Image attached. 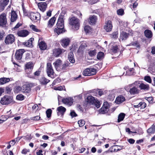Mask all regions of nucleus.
Returning a JSON list of instances; mask_svg holds the SVG:
<instances>
[{"instance_id": "f257e3e1", "label": "nucleus", "mask_w": 155, "mask_h": 155, "mask_svg": "<svg viewBox=\"0 0 155 155\" xmlns=\"http://www.w3.org/2000/svg\"><path fill=\"white\" fill-rule=\"evenodd\" d=\"M65 14V12L63 11L61 12L59 16L57 24V27L54 29V31L58 35L64 32V21Z\"/></svg>"}, {"instance_id": "f03ea898", "label": "nucleus", "mask_w": 155, "mask_h": 155, "mask_svg": "<svg viewBox=\"0 0 155 155\" xmlns=\"http://www.w3.org/2000/svg\"><path fill=\"white\" fill-rule=\"evenodd\" d=\"M70 24L76 30H78L80 26L79 20L74 17H72L70 19Z\"/></svg>"}, {"instance_id": "7ed1b4c3", "label": "nucleus", "mask_w": 155, "mask_h": 155, "mask_svg": "<svg viewBox=\"0 0 155 155\" xmlns=\"http://www.w3.org/2000/svg\"><path fill=\"white\" fill-rule=\"evenodd\" d=\"M29 14V17L32 21L37 22L40 21V15L38 12L34 13L31 12Z\"/></svg>"}, {"instance_id": "20e7f679", "label": "nucleus", "mask_w": 155, "mask_h": 155, "mask_svg": "<svg viewBox=\"0 0 155 155\" xmlns=\"http://www.w3.org/2000/svg\"><path fill=\"white\" fill-rule=\"evenodd\" d=\"M96 70L93 68H87L84 70L83 72L84 76H89L96 74Z\"/></svg>"}, {"instance_id": "39448f33", "label": "nucleus", "mask_w": 155, "mask_h": 155, "mask_svg": "<svg viewBox=\"0 0 155 155\" xmlns=\"http://www.w3.org/2000/svg\"><path fill=\"white\" fill-rule=\"evenodd\" d=\"M12 101V97L8 95H5L2 97L0 101V103L3 105H7Z\"/></svg>"}, {"instance_id": "423d86ee", "label": "nucleus", "mask_w": 155, "mask_h": 155, "mask_svg": "<svg viewBox=\"0 0 155 155\" xmlns=\"http://www.w3.org/2000/svg\"><path fill=\"white\" fill-rule=\"evenodd\" d=\"M15 41V38L12 34L8 35L5 39V42L6 45L11 44L13 43Z\"/></svg>"}, {"instance_id": "0eeeda50", "label": "nucleus", "mask_w": 155, "mask_h": 155, "mask_svg": "<svg viewBox=\"0 0 155 155\" xmlns=\"http://www.w3.org/2000/svg\"><path fill=\"white\" fill-rule=\"evenodd\" d=\"M7 23L6 15L4 13L0 15V26L5 27Z\"/></svg>"}, {"instance_id": "6e6552de", "label": "nucleus", "mask_w": 155, "mask_h": 155, "mask_svg": "<svg viewBox=\"0 0 155 155\" xmlns=\"http://www.w3.org/2000/svg\"><path fill=\"white\" fill-rule=\"evenodd\" d=\"M46 71L48 76L51 77L53 75L54 71L51 63H47Z\"/></svg>"}, {"instance_id": "1a4fd4ad", "label": "nucleus", "mask_w": 155, "mask_h": 155, "mask_svg": "<svg viewBox=\"0 0 155 155\" xmlns=\"http://www.w3.org/2000/svg\"><path fill=\"white\" fill-rule=\"evenodd\" d=\"M62 101L64 104L69 106H71L72 105L73 103L74 99L72 98L69 97L65 98L62 99Z\"/></svg>"}, {"instance_id": "9d476101", "label": "nucleus", "mask_w": 155, "mask_h": 155, "mask_svg": "<svg viewBox=\"0 0 155 155\" xmlns=\"http://www.w3.org/2000/svg\"><path fill=\"white\" fill-rule=\"evenodd\" d=\"M31 84H24L22 86V92L25 93H29L31 90Z\"/></svg>"}, {"instance_id": "9b49d317", "label": "nucleus", "mask_w": 155, "mask_h": 155, "mask_svg": "<svg viewBox=\"0 0 155 155\" xmlns=\"http://www.w3.org/2000/svg\"><path fill=\"white\" fill-rule=\"evenodd\" d=\"M65 50L60 48H55L53 50V54L56 57H58L62 53L65 52Z\"/></svg>"}, {"instance_id": "f8f14e48", "label": "nucleus", "mask_w": 155, "mask_h": 155, "mask_svg": "<svg viewBox=\"0 0 155 155\" xmlns=\"http://www.w3.org/2000/svg\"><path fill=\"white\" fill-rule=\"evenodd\" d=\"M25 50L23 49H19L17 50L15 54V58L17 60H21L22 57Z\"/></svg>"}, {"instance_id": "ddd939ff", "label": "nucleus", "mask_w": 155, "mask_h": 155, "mask_svg": "<svg viewBox=\"0 0 155 155\" xmlns=\"http://www.w3.org/2000/svg\"><path fill=\"white\" fill-rule=\"evenodd\" d=\"M38 6L40 10L42 12L45 11L47 7V4L45 2H41L38 4Z\"/></svg>"}, {"instance_id": "4468645a", "label": "nucleus", "mask_w": 155, "mask_h": 155, "mask_svg": "<svg viewBox=\"0 0 155 155\" xmlns=\"http://www.w3.org/2000/svg\"><path fill=\"white\" fill-rule=\"evenodd\" d=\"M112 28V25L111 22L110 21L106 22L104 27V28L107 32H110L111 31Z\"/></svg>"}, {"instance_id": "2eb2a0df", "label": "nucleus", "mask_w": 155, "mask_h": 155, "mask_svg": "<svg viewBox=\"0 0 155 155\" xmlns=\"http://www.w3.org/2000/svg\"><path fill=\"white\" fill-rule=\"evenodd\" d=\"M66 110V108L62 106H60L57 108V111L58 116H63Z\"/></svg>"}, {"instance_id": "dca6fc26", "label": "nucleus", "mask_w": 155, "mask_h": 155, "mask_svg": "<svg viewBox=\"0 0 155 155\" xmlns=\"http://www.w3.org/2000/svg\"><path fill=\"white\" fill-rule=\"evenodd\" d=\"M61 45L64 48L68 46L70 42V39L68 38H64L61 40Z\"/></svg>"}, {"instance_id": "f3484780", "label": "nucleus", "mask_w": 155, "mask_h": 155, "mask_svg": "<svg viewBox=\"0 0 155 155\" xmlns=\"http://www.w3.org/2000/svg\"><path fill=\"white\" fill-rule=\"evenodd\" d=\"M129 34L125 32L122 31L121 32L120 38L119 40L120 41H123L125 40L128 38Z\"/></svg>"}, {"instance_id": "a211bd4d", "label": "nucleus", "mask_w": 155, "mask_h": 155, "mask_svg": "<svg viewBox=\"0 0 155 155\" xmlns=\"http://www.w3.org/2000/svg\"><path fill=\"white\" fill-rule=\"evenodd\" d=\"M29 34L28 31L26 30H23L19 31L17 32L18 36L22 37H25Z\"/></svg>"}, {"instance_id": "6ab92c4d", "label": "nucleus", "mask_w": 155, "mask_h": 155, "mask_svg": "<svg viewBox=\"0 0 155 155\" xmlns=\"http://www.w3.org/2000/svg\"><path fill=\"white\" fill-rule=\"evenodd\" d=\"M86 101L88 103L93 104L95 103L96 100L95 99L94 97L90 96L87 97Z\"/></svg>"}, {"instance_id": "aec40b11", "label": "nucleus", "mask_w": 155, "mask_h": 155, "mask_svg": "<svg viewBox=\"0 0 155 155\" xmlns=\"http://www.w3.org/2000/svg\"><path fill=\"white\" fill-rule=\"evenodd\" d=\"M11 21L12 22L15 21L17 18L18 16L16 12L13 10H12L11 13Z\"/></svg>"}, {"instance_id": "412c9836", "label": "nucleus", "mask_w": 155, "mask_h": 155, "mask_svg": "<svg viewBox=\"0 0 155 155\" xmlns=\"http://www.w3.org/2000/svg\"><path fill=\"white\" fill-rule=\"evenodd\" d=\"M129 92L131 94L134 95L139 93L140 90L137 87L134 86L130 89Z\"/></svg>"}, {"instance_id": "4be33fe9", "label": "nucleus", "mask_w": 155, "mask_h": 155, "mask_svg": "<svg viewBox=\"0 0 155 155\" xmlns=\"http://www.w3.org/2000/svg\"><path fill=\"white\" fill-rule=\"evenodd\" d=\"M139 88L141 90H143L146 91L149 90L150 87L149 84H145L141 82L139 86Z\"/></svg>"}, {"instance_id": "5701e85b", "label": "nucleus", "mask_w": 155, "mask_h": 155, "mask_svg": "<svg viewBox=\"0 0 155 155\" xmlns=\"http://www.w3.org/2000/svg\"><path fill=\"white\" fill-rule=\"evenodd\" d=\"M40 83L42 84H46L50 81V80L45 77H41L39 79Z\"/></svg>"}, {"instance_id": "b1692460", "label": "nucleus", "mask_w": 155, "mask_h": 155, "mask_svg": "<svg viewBox=\"0 0 155 155\" xmlns=\"http://www.w3.org/2000/svg\"><path fill=\"white\" fill-rule=\"evenodd\" d=\"M68 59L71 63H74L75 62V60L73 52H70L69 53L68 55Z\"/></svg>"}, {"instance_id": "393cba45", "label": "nucleus", "mask_w": 155, "mask_h": 155, "mask_svg": "<svg viewBox=\"0 0 155 155\" xmlns=\"http://www.w3.org/2000/svg\"><path fill=\"white\" fill-rule=\"evenodd\" d=\"M62 61L61 60L58 59L54 63L53 65L56 70L60 68L61 65L62 64Z\"/></svg>"}, {"instance_id": "a878e982", "label": "nucleus", "mask_w": 155, "mask_h": 155, "mask_svg": "<svg viewBox=\"0 0 155 155\" xmlns=\"http://www.w3.org/2000/svg\"><path fill=\"white\" fill-rule=\"evenodd\" d=\"M125 100L124 97L122 96H120L117 97L115 102L117 104H120L124 101Z\"/></svg>"}, {"instance_id": "bb28decb", "label": "nucleus", "mask_w": 155, "mask_h": 155, "mask_svg": "<svg viewBox=\"0 0 155 155\" xmlns=\"http://www.w3.org/2000/svg\"><path fill=\"white\" fill-rule=\"evenodd\" d=\"M56 20V18L55 17L52 18L48 21V27L51 28L54 25Z\"/></svg>"}, {"instance_id": "cd10ccee", "label": "nucleus", "mask_w": 155, "mask_h": 155, "mask_svg": "<svg viewBox=\"0 0 155 155\" xmlns=\"http://www.w3.org/2000/svg\"><path fill=\"white\" fill-rule=\"evenodd\" d=\"M97 20L96 16L95 15L91 16L89 18V23L91 25L95 24Z\"/></svg>"}, {"instance_id": "c85d7f7f", "label": "nucleus", "mask_w": 155, "mask_h": 155, "mask_svg": "<svg viewBox=\"0 0 155 155\" xmlns=\"http://www.w3.org/2000/svg\"><path fill=\"white\" fill-rule=\"evenodd\" d=\"M38 46L40 49L45 50L47 48V45L44 41H41L38 43Z\"/></svg>"}, {"instance_id": "c756f323", "label": "nucleus", "mask_w": 155, "mask_h": 155, "mask_svg": "<svg viewBox=\"0 0 155 155\" xmlns=\"http://www.w3.org/2000/svg\"><path fill=\"white\" fill-rule=\"evenodd\" d=\"M10 79L9 78H0V85H2L9 82Z\"/></svg>"}, {"instance_id": "7c9ffc66", "label": "nucleus", "mask_w": 155, "mask_h": 155, "mask_svg": "<svg viewBox=\"0 0 155 155\" xmlns=\"http://www.w3.org/2000/svg\"><path fill=\"white\" fill-rule=\"evenodd\" d=\"M33 64L32 62H29L25 64V69L32 70L33 68Z\"/></svg>"}, {"instance_id": "2f4dec72", "label": "nucleus", "mask_w": 155, "mask_h": 155, "mask_svg": "<svg viewBox=\"0 0 155 155\" xmlns=\"http://www.w3.org/2000/svg\"><path fill=\"white\" fill-rule=\"evenodd\" d=\"M144 33L145 36L148 38H151L152 36V32L148 30H145Z\"/></svg>"}, {"instance_id": "473e14b6", "label": "nucleus", "mask_w": 155, "mask_h": 155, "mask_svg": "<svg viewBox=\"0 0 155 155\" xmlns=\"http://www.w3.org/2000/svg\"><path fill=\"white\" fill-rule=\"evenodd\" d=\"M155 132V125H153L147 130V133L150 134H153Z\"/></svg>"}, {"instance_id": "72a5a7b5", "label": "nucleus", "mask_w": 155, "mask_h": 155, "mask_svg": "<svg viewBox=\"0 0 155 155\" xmlns=\"http://www.w3.org/2000/svg\"><path fill=\"white\" fill-rule=\"evenodd\" d=\"M108 110V108H105V107H102L100 110H99V113L101 114H104L107 113Z\"/></svg>"}, {"instance_id": "f704fd0d", "label": "nucleus", "mask_w": 155, "mask_h": 155, "mask_svg": "<svg viewBox=\"0 0 155 155\" xmlns=\"http://www.w3.org/2000/svg\"><path fill=\"white\" fill-rule=\"evenodd\" d=\"M32 38H30L28 41L24 43V45L26 46L31 47L32 45Z\"/></svg>"}, {"instance_id": "c9c22d12", "label": "nucleus", "mask_w": 155, "mask_h": 155, "mask_svg": "<svg viewBox=\"0 0 155 155\" xmlns=\"http://www.w3.org/2000/svg\"><path fill=\"white\" fill-rule=\"evenodd\" d=\"M104 57V53L101 51L99 52L97 55V58L99 60H101Z\"/></svg>"}, {"instance_id": "e433bc0d", "label": "nucleus", "mask_w": 155, "mask_h": 155, "mask_svg": "<svg viewBox=\"0 0 155 155\" xmlns=\"http://www.w3.org/2000/svg\"><path fill=\"white\" fill-rule=\"evenodd\" d=\"M125 116V114L123 113H120L118 115V122H120V121L123 120L124 119Z\"/></svg>"}, {"instance_id": "4c0bfd02", "label": "nucleus", "mask_w": 155, "mask_h": 155, "mask_svg": "<svg viewBox=\"0 0 155 155\" xmlns=\"http://www.w3.org/2000/svg\"><path fill=\"white\" fill-rule=\"evenodd\" d=\"M128 46H133L134 47H136L137 48H139L140 47V45L139 43L137 41L132 42L129 45H128Z\"/></svg>"}, {"instance_id": "58836bf2", "label": "nucleus", "mask_w": 155, "mask_h": 155, "mask_svg": "<svg viewBox=\"0 0 155 155\" xmlns=\"http://www.w3.org/2000/svg\"><path fill=\"white\" fill-rule=\"evenodd\" d=\"M11 117L10 116H2V118L0 119V123H2L4 121H6L8 118Z\"/></svg>"}, {"instance_id": "ea45409f", "label": "nucleus", "mask_w": 155, "mask_h": 155, "mask_svg": "<svg viewBox=\"0 0 155 155\" xmlns=\"http://www.w3.org/2000/svg\"><path fill=\"white\" fill-rule=\"evenodd\" d=\"M144 80L149 83H151L152 79L149 76H146L144 77Z\"/></svg>"}, {"instance_id": "a19ab883", "label": "nucleus", "mask_w": 155, "mask_h": 155, "mask_svg": "<svg viewBox=\"0 0 155 155\" xmlns=\"http://www.w3.org/2000/svg\"><path fill=\"white\" fill-rule=\"evenodd\" d=\"M30 27L31 28V29L32 30H33L34 31L38 32L40 31L39 29L37 28L36 26L33 25H31Z\"/></svg>"}, {"instance_id": "79ce46f5", "label": "nucleus", "mask_w": 155, "mask_h": 155, "mask_svg": "<svg viewBox=\"0 0 155 155\" xmlns=\"http://www.w3.org/2000/svg\"><path fill=\"white\" fill-rule=\"evenodd\" d=\"M111 50L114 53H116L117 52L119 51L117 46L115 45L113 46L111 48Z\"/></svg>"}, {"instance_id": "37998d69", "label": "nucleus", "mask_w": 155, "mask_h": 155, "mask_svg": "<svg viewBox=\"0 0 155 155\" xmlns=\"http://www.w3.org/2000/svg\"><path fill=\"white\" fill-rule=\"evenodd\" d=\"M141 82L140 81H136L134 82V83L132 84L131 85L132 86H135L137 88L138 87H139V86L140 84H141Z\"/></svg>"}, {"instance_id": "c03bdc74", "label": "nucleus", "mask_w": 155, "mask_h": 155, "mask_svg": "<svg viewBox=\"0 0 155 155\" xmlns=\"http://www.w3.org/2000/svg\"><path fill=\"white\" fill-rule=\"evenodd\" d=\"M96 50L94 49L92 50H91L89 51L88 54L90 56L92 57L95 55L96 54Z\"/></svg>"}, {"instance_id": "a18cd8bd", "label": "nucleus", "mask_w": 155, "mask_h": 155, "mask_svg": "<svg viewBox=\"0 0 155 155\" xmlns=\"http://www.w3.org/2000/svg\"><path fill=\"white\" fill-rule=\"evenodd\" d=\"M84 30L85 32L87 33H88L91 31V28L88 25H86L85 26L84 28Z\"/></svg>"}, {"instance_id": "49530a36", "label": "nucleus", "mask_w": 155, "mask_h": 155, "mask_svg": "<svg viewBox=\"0 0 155 155\" xmlns=\"http://www.w3.org/2000/svg\"><path fill=\"white\" fill-rule=\"evenodd\" d=\"M118 32L117 31L113 32L112 34L111 35V37L112 38L116 39L118 37Z\"/></svg>"}, {"instance_id": "de8ad7c7", "label": "nucleus", "mask_w": 155, "mask_h": 155, "mask_svg": "<svg viewBox=\"0 0 155 155\" xmlns=\"http://www.w3.org/2000/svg\"><path fill=\"white\" fill-rule=\"evenodd\" d=\"M85 48V46L84 45H81L80 46L78 50V52L81 53L83 52Z\"/></svg>"}, {"instance_id": "09e8293b", "label": "nucleus", "mask_w": 155, "mask_h": 155, "mask_svg": "<svg viewBox=\"0 0 155 155\" xmlns=\"http://www.w3.org/2000/svg\"><path fill=\"white\" fill-rule=\"evenodd\" d=\"M52 113V110L50 109H48L46 112V115L48 118H49L51 117Z\"/></svg>"}, {"instance_id": "8fccbe9b", "label": "nucleus", "mask_w": 155, "mask_h": 155, "mask_svg": "<svg viewBox=\"0 0 155 155\" xmlns=\"http://www.w3.org/2000/svg\"><path fill=\"white\" fill-rule=\"evenodd\" d=\"M69 64L70 63L68 62H66L62 65L61 68L63 70H66L67 67L69 66Z\"/></svg>"}, {"instance_id": "3c124183", "label": "nucleus", "mask_w": 155, "mask_h": 155, "mask_svg": "<svg viewBox=\"0 0 155 155\" xmlns=\"http://www.w3.org/2000/svg\"><path fill=\"white\" fill-rule=\"evenodd\" d=\"M78 124H79V126L80 127L84 126L85 124V121L83 120H78Z\"/></svg>"}, {"instance_id": "603ef678", "label": "nucleus", "mask_w": 155, "mask_h": 155, "mask_svg": "<svg viewBox=\"0 0 155 155\" xmlns=\"http://www.w3.org/2000/svg\"><path fill=\"white\" fill-rule=\"evenodd\" d=\"M16 98L18 100L22 101L24 99V96L21 94H19L17 95Z\"/></svg>"}, {"instance_id": "864d4df0", "label": "nucleus", "mask_w": 155, "mask_h": 155, "mask_svg": "<svg viewBox=\"0 0 155 155\" xmlns=\"http://www.w3.org/2000/svg\"><path fill=\"white\" fill-rule=\"evenodd\" d=\"M140 109H143L146 107V104L144 102H141L140 103Z\"/></svg>"}, {"instance_id": "5fc2aeb1", "label": "nucleus", "mask_w": 155, "mask_h": 155, "mask_svg": "<svg viewBox=\"0 0 155 155\" xmlns=\"http://www.w3.org/2000/svg\"><path fill=\"white\" fill-rule=\"evenodd\" d=\"M117 13L119 15H122L124 14V11L122 9H120L117 11Z\"/></svg>"}, {"instance_id": "6e6d98bb", "label": "nucleus", "mask_w": 155, "mask_h": 155, "mask_svg": "<svg viewBox=\"0 0 155 155\" xmlns=\"http://www.w3.org/2000/svg\"><path fill=\"white\" fill-rule=\"evenodd\" d=\"M64 87L60 86L58 87H54V89L55 90L61 91L63 90Z\"/></svg>"}, {"instance_id": "4d7b16f0", "label": "nucleus", "mask_w": 155, "mask_h": 155, "mask_svg": "<svg viewBox=\"0 0 155 155\" xmlns=\"http://www.w3.org/2000/svg\"><path fill=\"white\" fill-rule=\"evenodd\" d=\"M15 91L17 93H18L20 91L22 92V87H21L19 86H17L16 87L15 89Z\"/></svg>"}, {"instance_id": "13d9d810", "label": "nucleus", "mask_w": 155, "mask_h": 155, "mask_svg": "<svg viewBox=\"0 0 155 155\" xmlns=\"http://www.w3.org/2000/svg\"><path fill=\"white\" fill-rule=\"evenodd\" d=\"M40 118V117L39 116H37L34 117H32L31 118V119L35 120H39Z\"/></svg>"}, {"instance_id": "bf43d9fd", "label": "nucleus", "mask_w": 155, "mask_h": 155, "mask_svg": "<svg viewBox=\"0 0 155 155\" xmlns=\"http://www.w3.org/2000/svg\"><path fill=\"white\" fill-rule=\"evenodd\" d=\"M23 12L24 15L25 16H28L29 17V15L28 12L24 8H23Z\"/></svg>"}, {"instance_id": "052dcab7", "label": "nucleus", "mask_w": 155, "mask_h": 155, "mask_svg": "<svg viewBox=\"0 0 155 155\" xmlns=\"http://www.w3.org/2000/svg\"><path fill=\"white\" fill-rule=\"evenodd\" d=\"M17 141V139H15L13 140H12L11 141L9 142V143H10L12 145H15L16 142Z\"/></svg>"}, {"instance_id": "680f3d73", "label": "nucleus", "mask_w": 155, "mask_h": 155, "mask_svg": "<svg viewBox=\"0 0 155 155\" xmlns=\"http://www.w3.org/2000/svg\"><path fill=\"white\" fill-rule=\"evenodd\" d=\"M94 104L96 107H97V108H99L100 107V104L99 101L96 100V102Z\"/></svg>"}, {"instance_id": "e2e57ef3", "label": "nucleus", "mask_w": 155, "mask_h": 155, "mask_svg": "<svg viewBox=\"0 0 155 155\" xmlns=\"http://www.w3.org/2000/svg\"><path fill=\"white\" fill-rule=\"evenodd\" d=\"M128 141L130 144H133L135 142V140L132 138L129 139L128 140Z\"/></svg>"}, {"instance_id": "0e129e2a", "label": "nucleus", "mask_w": 155, "mask_h": 155, "mask_svg": "<svg viewBox=\"0 0 155 155\" xmlns=\"http://www.w3.org/2000/svg\"><path fill=\"white\" fill-rule=\"evenodd\" d=\"M71 116L73 117H75L77 116V114L74 111H71L70 113Z\"/></svg>"}, {"instance_id": "69168bd1", "label": "nucleus", "mask_w": 155, "mask_h": 155, "mask_svg": "<svg viewBox=\"0 0 155 155\" xmlns=\"http://www.w3.org/2000/svg\"><path fill=\"white\" fill-rule=\"evenodd\" d=\"M109 104L107 102H105L104 103V104L102 107H105V108H109Z\"/></svg>"}, {"instance_id": "338daca9", "label": "nucleus", "mask_w": 155, "mask_h": 155, "mask_svg": "<svg viewBox=\"0 0 155 155\" xmlns=\"http://www.w3.org/2000/svg\"><path fill=\"white\" fill-rule=\"evenodd\" d=\"M38 106L37 104H35L32 107V109L33 110H35L36 109H38Z\"/></svg>"}, {"instance_id": "774afa93", "label": "nucleus", "mask_w": 155, "mask_h": 155, "mask_svg": "<svg viewBox=\"0 0 155 155\" xmlns=\"http://www.w3.org/2000/svg\"><path fill=\"white\" fill-rule=\"evenodd\" d=\"M42 150H40L39 151L37 152V155H43L42 153Z\"/></svg>"}]
</instances>
